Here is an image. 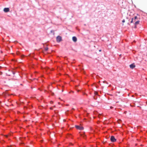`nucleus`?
Returning <instances> with one entry per match:
<instances>
[{"label":"nucleus","instance_id":"obj_3","mask_svg":"<svg viewBox=\"0 0 147 147\" xmlns=\"http://www.w3.org/2000/svg\"><path fill=\"white\" fill-rule=\"evenodd\" d=\"M75 127L77 129L82 130L84 129V127H80L78 125H76Z\"/></svg>","mask_w":147,"mask_h":147},{"label":"nucleus","instance_id":"obj_6","mask_svg":"<svg viewBox=\"0 0 147 147\" xmlns=\"http://www.w3.org/2000/svg\"><path fill=\"white\" fill-rule=\"evenodd\" d=\"M139 22H140V21H136L135 24H135V26L134 27V28H136V26L139 23Z\"/></svg>","mask_w":147,"mask_h":147},{"label":"nucleus","instance_id":"obj_11","mask_svg":"<svg viewBox=\"0 0 147 147\" xmlns=\"http://www.w3.org/2000/svg\"><path fill=\"white\" fill-rule=\"evenodd\" d=\"M48 47H46L45 48V51H47L48 49Z\"/></svg>","mask_w":147,"mask_h":147},{"label":"nucleus","instance_id":"obj_16","mask_svg":"<svg viewBox=\"0 0 147 147\" xmlns=\"http://www.w3.org/2000/svg\"><path fill=\"white\" fill-rule=\"evenodd\" d=\"M50 103L51 104L53 103V102L52 101H50Z\"/></svg>","mask_w":147,"mask_h":147},{"label":"nucleus","instance_id":"obj_19","mask_svg":"<svg viewBox=\"0 0 147 147\" xmlns=\"http://www.w3.org/2000/svg\"><path fill=\"white\" fill-rule=\"evenodd\" d=\"M2 74V73L1 72H0V75H1Z\"/></svg>","mask_w":147,"mask_h":147},{"label":"nucleus","instance_id":"obj_2","mask_svg":"<svg viewBox=\"0 0 147 147\" xmlns=\"http://www.w3.org/2000/svg\"><path fill=\"white\" fill-rule=\"evenodd\" d=\"M110 140L111 142H114L116 141V139L113 136H112L110 138Z\"/></svg>","mask_w":147,"mask_h":147},{"label":"nucleus","instance_id":"obj_24","mask_svg":"<svg viewBox=\"0 0 147 147\" xmlns=\"http://www.w3.org/2000/svg\"><path fill=\"white\" fill-rule=\"evenodd\" d=\"M101 51V50H99V51Z\"/></svg>","mask_w":147,"mask_h":147},{"label":"nucleus","instance_id":"obj_18","mask_svg":"<svg viewBox=\"0 0 147 147\" xmlns=\"http://www.w3.org/2000/svg\"><path fill=\"white\" fill-rule=\"evenodd\" d=\"M50 109H51V110L53 109V108H52V107H51L50 108Z\"/></svg>","mask_w":147,"mask_h":147},{"label":"nucleus","instance_id":"obj_5","mask_svg":"<svg viewBox=\"0 0 147 147\" xmlns=\"http://www.w3.org/2000/svg\"><path fill=\"white\" fill-rule=\"evenodd\" d=\"M72 40L75 42H76L77 41V38L75 36H73L72 37Z\"/></svg>","mask_w":147,"mask_h":147},{"label":"nucleus","instance_id":"obj_8","mask_svg":"<svg viewBox=\"0 0 147 147\" xmlns=\"http://www.w3.org/2000/svg\"><path fill=\"white\" fill-rule=\"evenodd\" d=\"M134 21H134V18H132V19H131V23H133L134 22Z\"/></svg>","mask_w":147,"mask_h":147},{"label":"nucleus","instance_id":"obj_17","mask_svg":"<svg viewBox=\"0 0 147 147\" xmlns=\"http://www.w3.org/2000/svg\"><path fill=\"white\" fill-rule=\"evenodd\" d=\"M3 95L4 94V96L5 95V93H3Z\"/></svg>","mask_w":147,"mask_h":147},{"label":"nucleus","instance_id":"obj_7","mask_svg":"<svg viewBox=\"0 0 147 147\" xmlns=\"http://www.w3.org/2000/svg\"><path fill=\"white\" fill-rule=\"evenodd\" d=\"M135 67V65L134 64H131L130 65V67L131 69H133Z\"/></svg>","mask_w":147,"mask_h":147},{"label":"nucleus","instance_id":"obj_22","mask_svg":"<svg viewBox=\"0 0 147 147\" xmlns=\"http://www.w3.org/2000/svg\"><path fill=\"white\" fill-rule=\"evenodd\" d=\"M72 109L74 110V108H72Z\"/></svg>","mask_w":147,"mask_h":147},{"label":"nucleus","instance_id":"obj_23","mask_svg":"<svg viewBox=\"0 0 147 147\" xmlns=\"http://www.w3.org/2000/svg\"><path fill=\"white\" fill-rule=\"evenodd\" d=\"M71 144L72 145H73V144H72V143H71Z\"/></svg>","mask_w":147,"mask_h":147},{"label":"nucleus","instance_id":"obj_9","mask_svg":"<svg viewBox=\"0 0 147 147\" xmlns=\"http://www.w3.org/2000/svg\"><path fill=\"white\" fill-rule=\"evenodd\" d=\"M137 18H137V16H135V17H134V21H135L136 20V19H137Z\"/></svg>","mask_w":147,"mask_h":147},{"label":"nucleus","instance_id":"obj_13","mask_svg":"<svg viewBox=\"0 0 147 147\" xmlns=\"http://www.w3.org/2000/svg\"><path fill=\"white\" fill-rule=\"evenodd\" d=\"M94 94H97V92H94Z\"/></svg>","mask_w":147,"mask_h":147},{"label":"nucleus","instance_id":"obj_21","mask_svg":"<svg viewBox=\"0 0 147 147\" xmlns=\"http://www.w3.org/2000/svg\"><path fill=\"white\" fill-rule=\"evenodd\" d=\"M112 108H113V107H111V109H112Z\"/></svg>","mask_w":147,"mask_h":147},{"label":"nucleus","instance_id":"obj_25","mask_svg":"<svg viewBox=\"0 0 147 147\" xmlns=\"http://www.w3.org/2000/svg\"><path fill=\"white\" fill-rule=\"evenodd\" d=\"M55 107V106H54V107Z\"/></svg>","mask_w":147,"mask_h":147},{"label":"nucleus","instance_id":"obj_4","mask_svg":"<svg viewBox=\"0 0 147 147\" xmlns=\"http://www.w3.org/2000/svg\"><path fill=\"white\" fill-rule=\"evenodd\" d=\"M3 11L5 12H7L9 11V8H5L4 9Z\"/></svg>","mask_w":147,"mask_h":147},{"label":"nucleus","instance_id":"obj_10","mask_svg":"<svg viewBox=\"0 0 147 147\" xmlns=\"http://www.w3.org/2000/svg\"><path fill=\"white\" fill-rule=\"evenodd\" d=\"M103 83H106L107 84H108V83L107 81H103Z\"/></svg>","mask_w":147,"mask_h":147},{"label":"nucleus","instance_id":"obj_15","mask_svg":"<svg viewBox=\"0 0 147 147\" xmlns=\"http://www.w3.org/2000/svg\"><path fill=\"white\" fill-rule=\"evenodd\" d=\"M19 52H17V55H19Z\"/></svg>","mask_w":147,"mask_h":147},{"label":"nucleus","instance_id":"obj_26","mask_svg":"<svg viewBox=\"0 0 147 147\" xmlns=\"http://www.w3.org/2000/svg\"><path fill=\"white\" fill-rule=\"evenodd\" d=\"M111 86V85H110L109 86Z\"/></svg>","mask_w":147,"mask_h":147},{"label":"nucleus","instance_id":"obj_14","mask_svg":"<svg viewBox=\"0 0 147 147\" xmlns=\"http://www.w3.org/2000/svg\"><path fill=\"white\" fill-rule=\"evenodd\" d=\"M122 22L124 23L125 22V20H123L122 21Z\"/></svg>","mask_w":147,"mask_h":147},{"label":"nucleus","instance_id":"obj_20","mask_svg":"<svg viewBox=\"0 0 147 147\" xmlns=\"http://www.w3.org/2000/svg\"><path fill=\"white\" fill-rule=\"evenodd\" d=\"M8 136V135H5V136H6V137H7Z\"/></svg>","mask_w":147,"mask_h":147},{"label":"nucleus","instance_id":"obj_1","mask_svg":"<svg viewBox=\"0 0 147 147\" xmlns=\"http://www.w3.org/2000/svg\"><path fill=\"white\" fill-rule=\"evenodd\" d=\"M56 40L57 42H60L62 40L61 37L60 36H58L56 38Z\"/></svg>","mask_w":147,"mask_h":147},{"label":"nucleus","instance_id":"obj_12","mask_svg":"<svg viewBox=\"0 0 147 147\" xmlns=\"http://www.w3.org/2000/svg\"><path fill=\"white\" fill-rule=\"evenodd\" d=\"M81 136H82L84 138L85 136V135H81Z\"/></svg>","mask_w":147,"mask_h":147}]
</instances>
